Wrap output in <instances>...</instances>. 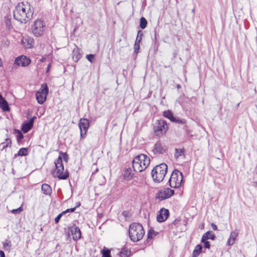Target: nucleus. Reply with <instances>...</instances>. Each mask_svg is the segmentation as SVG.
Returning a JSON list of instances; mask_svg holds the SVG:
<instances>
[{"label": "nucleus", "instance_id": "obj_13", "mask_svg": "<svg viewBox=\"0 0 257 257\" xmlns=\"http://www.w3.org/2000/svg\"><path fill=\"white\" fill-rule=\"evenodd\" d=\"M69 229L72 235V238L73 240L76 241L81 238V233L79 227L75 225H73L71 226Z\"/></svg>", "mask_w": 257, "mask_h": 257}, {"label": "nucleus", "instance_id": "obj_30", "mask_svg": "<svg viewBox=\"0 0 257 257\" xmlns=\"http://www.w3.org/2000/svg\"><path fill=\"white\" fill-rule=\"evenodd\" d=\"M147 25V21L146 20V19L145 18L142 17L140 19V27L141 28V29H144L145 28H146Z\"/></svg>", "mask_w": 257, "mask_h": 257}, {"label": "nucleus", "instance_id": "obj_6", "mask_svg": "<svg viewBox=\"0 0 257 257\" xmlns=\"http://www.w3.org/2000/svg\"><path fill=\"white\" fill-rule=\"evenodd\" d=\"M31 30L32 34L36 37L43 35L45 30V25L41 19H38L31 25Z\"/></svg>", "mask_w": 257, "mask_h": 257}, {"label": "nucleus", "instance_id": "obj_47", "mask_svg": "<svg viewBox=\"0 0 257 257\" xmlns=\"http://www.w3.org/2000/svg\"><path fill=\"white\" fill-rule=\"evenodd\" d=\"M2 66H3V62L1 60V59L0 58V67Z\"/></svg>", "mask_w": 257, "mask_h": 257}, {"label": "nucleus", "instance_id": "obj_41", "mask_svg": "<svg viewBox=\"0 0 257 257\" xmlns=\"http://www.w3.org/2000/svg\"><path fill=\"white\" fill-rule=\"evenodd\" d=\"M76 208V207H75L72 208L70 209H67L65 211H64L63 212H65V214H66V213H68V212H73L75 210Z\"/></svg>", "mask_w": 257, "mask_h": 257}, {"label": "nucleus", "instance_id": "obj_27", "mask_svg": "<svg viewBox=\"0 0 257 257\" xmlns=\"http://www.w3.org/2000/svg\"><path fill=\"white\" fill-rule=\"evenodd\" d=\"M163 116L169 119L172 122L174 120L175 116H174L172 112L170 110H167L163 112Z\"/></svg>", "mask_w": 257, "mask_h": 257}, {"label": "nucleus", "instance_id": "obj_17", "mask_svg": "<svg viewBox=\"0 0 257 257\" xmlns=\"http://www.w3.org/2000/svg\"><path fill=\"white\" fill-rule=\"evenodd\" d=\"M152 151L155 155L162 154L165 152L166 149L160 142H158L155 144Z\"/></svg>", "mask_w": 257, "mask_h": 257}, {"label": "nucleus", "instance_id": "obj_49", "mask_svg": "<svg viewBox=\"0 0 257 257\" xmlns=\"http://www.w3.org/2000/svg\"><path fill=\"white\" fill-rule=\"evenodd\" d=\"M50 64H49L48 67H47V71H48L49 70V68H50Z\"/></svg>", "mask_w": 257, "mask_h": 257}, {"label": "nucleus", "instance_id": "obj_22", "mask_svg": "<svg viewBox=\"0 0 257 257\" xmlns=\"http://www.w3.org/2000/svg\"><path fill=\"white\" fill-rule=\"evenodd\" d=\"M81 57V54L79 52V49L77 48L73 51V60L75 62H77Z\"/></svg>", "mask_w": 257, "mask_h": 257}, {"label": "nucleus", "instance_id": "obj_14", "mask_svg": "<svg viewBox=\"0 0 257 257\" xmlns=\"http://www.w3.org/2000/svg\"><path fill=\"white\" fill-rule=\"evenodd\" d=\"M30 63V60L25 56H21L17 58L15 63L18 66L23 67L28 66Z\"/></svg>", "mask_w": 257, "mask_h": 257}, {"label": "nucleus", "instance_id": "obj_36", "mask_svg": "<svg viewBox=\"0 0 257 257\" xmlns=\"http://www.w3.org/2000/svg\"><path fill=\"white\" fill-rule=\"evenodd\" d=\"M23 135L21 133V132L20 131H18V134L17 135V139L18 142L21 141L23 139Z\"/></svg>", "mask_w": 257, "mask_h": 257}, {"label": "nucleus", "instance_id": "obj_9", "mask_svg": "<svg viewBox=\"0 0 257 257\" xmlns=\"http://www.w3.org/2000/svg\"><path fill=\"white\" fill-rule=\"evenodd\" d=\"M168 125L164 120H158L154 126L155 134L159 137L162 136L168 130Z\"/></svg>", "mask_w": 257, "mask_h": 257}, {"label": "nucleus", "instance_id": "obj_35", "mask_svg": "<svg viewBox=\"0 0 257 257\" xmlns=\"http://www.w3.org/2000/svg\"><path fill=\"white\" fill-rule=\"evenodd\" d=\"M23 211V208L22 206L19 207L17 209H13L12 212L14 214L20 213Z\"/></svg>", "mask_w": 257, "mask_h": 257}, {"label": "nucleus", "instance_id": "obj_34", "mask_svg": "<svg viewBox=\"0 0 257 257\" xmlns=\"http://www.w3.org/2000/svg\"><path fill=\"white\" fill-rule=\"evenodd\" d=\"M183 154V151L181 149H176L175 157L177 159Z\"/></svg>", "mask_w": 257, "mask_h": 257}, {"label": "nucleus", "instance_id": "obj_16", "mask_svg": "<svg viewBox=\"0 0 257 257\" xmlns=\"http://www.w3.org/2000/svg\"><path fill=\"white\" fill-rule=\"evenodd\" d=\"M22 43L25 48L29 49L33 47L34 46V39L31 37H25L23 38Z\"/></svg>", "mask_w": 257, "mask_h": 257}, {"label": "nucleus", "instance_id": "obj_8", "mask_svg": "<svg viewBox=\"0 0 257 257\" xmlns=\"http://www.w3.org/2000/svg\"><path fill=\"white\" fill-rule=\"evenodd\" d=\"M49 89L46 83L41 85V88L37 92L36 97L38 102L42 104L46 100V97L48 93Z\"/></svg>", "mask_w": 257, "mask_h": 257}, {"label": "nucleus", "instance_id": "obj_43", "mask_svg": "<svg viewBox=\"0 0 257 257\" xmlns=\"http://www.w3.org/2000/svg\"><path fill=\"white\" fill-rule=\"evenodd\" d=\"M211 226L212 227V228L214 230H217V226H216V224H215L214 223H211Z\"/></svg>", "mask_w": 257, "mask_h": 257}, {"label": "nucleus", "instance_id": "obj_29", "mask_svg": "<svg viewBox=\"0 0 257 257\" xmlns=\"http://www.w3.org/2000/svg\"><path fill=\"white\" fill-rule=\"evenodd\" d=\"M28 154V149L25 148L20 149L18 153L19 156H26Z\"/></svg>", "mask_w": 257, "mask_h": 257}, {"label": "nucleus", "instance_id": "obj_44", "mask_svg": "<svg viewBox=\"0 0 257 257\" xmlns=\"http://www.w3.org/2000/svg\"><path fill=\"white\" fill-rule=\"evenodd\" d=\"M0 256L1 257H5V254L3 250H0Z\"/></svg>", "mask_w": 257, "mask_h": 257}, {"label": "nucleus", "instance_id": "obj_24", "mask_svg": "<svg viewBox=\"0 0 257 257\" xmlns=\"http://www.w3.org/2000/svg\"><path fill=\"white\" fill-rule=\"evenodd\" d=\"M131 250L127 247H123L122 248L121 251L119 252L120 257H128L131 254Z\"/></svg>", "mask_w": 257, "mask_h": 257}, {"label": "nucleus", "instance_id": "obj_19", "mask_svg": "<svg viewBox=\"0 0 257 257\" xmlns=\"http://www.w3.org/2000/svg\"><path fill=\"white\" fill-rule=\"evenodd\" d=\"M238 232L236 229L230 232L229 237L227 241V244L228 245H232L235 243V239L238 236Z\"/></svg>", "mask_w": 257, "mask_h": 257}, {"label": "nucleus", "instance_id": "obj_7", "mask_svg": "<svg viewBox=\"0 0 257 257\" xmlns=\"http://www.w3.org/2000/svg\"><path fill=\"white\" fill-rule=\"evenodd\" d=\"M183 178L182 173L177 170H175L169 181L170 186L173 188L179 187L182 183Z\"/></svg>", "mask_w": 257, "mask_h": 257}, {"label": "nucleus", "instance_id": "obj_40", "mask_svg": "<svg viewBox=\"0 0 257 257\" xmlns=\"http://www.w3.org/2000/svg\"><path fill=\"white\" fill-rule=\"evenodd\" d=\"M203 243L204 247L206 248H209L210 247V243L207 240H205L204 241H202Z\"/></svg>", "mask_w": 257, "mask_h": 257}, {"label": "nucleus", "instance_id": "obj_48", "mask_svg": "<svg viewBox=\"0 0 257 257\" xmlns=\"http://www.w3.org/2000/svg\"><path fill=\"white\" fill-rule=\"evenodd\" d=\"M177 88L179 89L181 88V85L180 84H177Z\"/></svg>", "mask_w": 257, "mask_h": 257}, {"label": "nucleus", "instance_id": "obj_21", "mask_svg": "<svg viewBox=\"0 0 257 257\" xmlns=\"http://www.w3.org/2000/svg\"><path fill=\"white\" fill-rule=\"evenodd\" d=\"M41 190L45 195H50L52 193V189L51 186L47 184H43L42 185Z\"/></svg>", "mask_w": 257, "mask_h": 257}, {"label": "nucleus", "instance_id": "obj_50", "mask_svg": "<svg viewBox=\"0 0 257 257\" xmlns=\"http://www.w3.org/2000/svg\"><path fill=\"white\" fill-rule=\"evenodd\" d=\"M64 160H66V161H67V158H64Z\"/></svg>", "mask_w": 257, "mask_h": 257}, {"label": "nucleus", "instance_id": "obj_32", "mask_svg": "<svg viewBox=\"0 0 257 257\" xmlns=\"http://www.w3.org/2000/svg\"><path fill=\"white\" fill-rule=\"evenodd\" d=\"M156 235V233L155 231L151 229L149 230L148 233V239H152L153 238L155 235Z\"/></svg>", "mask_w": 257, "mask_h": 257}, {"label": "nucleus", "instance_id": "obj_31", "mask_svg": "<svg viewBox=\"0 0 257 257\" xmlns=\"http://www.w3.org/2000/svg\"><path fill=\"white\" fill-rule=\"evenodd\" d=\"M143 36V33L141 31H139L138 32V35L136 40L135 43H139L140 44V42L142 40V37Z\"/></svg>", "mask_w": 257, "mask_h": 257}, {"label": "nucleus", "instance_id": "obj_37", "mask_svg": "<svg viewBox=\"0 0 257 257\" xmlns=\"http://www.w3.org/2000/svg\"><path fill=\"white\" fill-rule=\"evenodd\" d=\"M140 49V44L137 43H135L134 45V52L136 54L139 53Z\"/></svg>", "mask_w": 257, "mask_h": 257}, {"label": "nucleus", "instance_id": "obj_2", "mask_svg": "<svg viewBox=\"0 0 257 257\" xmlns=\"http://www.w3.org/2000/svg\"><path fill=\"white\" fill-rule=\"evenodd\" d=\"M150 163V159L147 155L140 154L133 160L132 166L134 171L141 172L145 170Z\"/></svg>", "mask_w": 257, "mask_h": 257}, {"label": "nucleus", "instance_id": "obj_45", "mask_svg": "<svg viewBox=\"0 0 257 257\" xmlns=\"http://www.w3.org/2000/svg\"><path fill=\"white\" fill-rule=\"evenodd\" d=\"M179 222V220H175L173 222V224L175 225H177L178 223V222Z\"/></svg>", "mask_w": 257, "mask_h": 257}, {"label": "nucleus", "instance_id": "obj_33", "mask_svg": "<svg viewBox=\"0 0 257 257\" xmlns=\"http://www.w3.org/2000/svg\"><path fill=\"white\" fill-rule=\"evenodd\" d=\"M172 122H175L177 123L184 124L186 123V120L185 119H181L178 117H175L174 120Z\"/></svg>", "mask_w": 257, "mask_h": 257}, {"label": "nucleus", "instance_id": "obj_28", "mask_svg": "<svg viewBox=\"0 0 257 257\" xmlns=\"http://www.w3.org/2000/svg\"><path fill=\"white\" fill-rule=\"evenodd\" d=\"M102 257H111L110 254V250L105 247H104L102 250H101Z\"/></svg>", "mask_w": 257, "mask_h": 257}, {"label": "nucleus", "instance_id": "obj_46", "mask_svg": "<svg viewBox=\"0 0 257 257\" xmlns=\"http://www.w3.org/2000/svg\"><path fill=\"white\" fill-rule=\"evenodd\" d=\"M7 246H10V243L9 242H5L4 244V247L5 248Z\"/></svg>", "mask_w": 257, "mask_h": 257}, {"label": "nucleus", "instance_id": "obj_23", "mask_svg": "<svg viewBox=\"0 0 257 257\" xmlns=\"http://www.w3.org/2000/svg\"><path fill=\"white\" fill-rule=\"evenodd\" d=\"M133 173H132L131 169L130 168H128L125 169L124 172L123 177L125 179L130 180L133 178Z\"/></svg>", "mask_w": 257, "mask_h": 257}, {"label": "nucleus", "instance_id": "obj_5", "mask_svg": "<svg viewBox=\"0 0 257 257\" xmlns=\"http://www.w3.org/2000/svg\"><path fill=\"white\" fill-rule=\"evenodd\" d=\"M55 169L53 171L52 174L54 177H58L59 179L64 180L68 177L67 171L63 172L64 166L62 163V159L61 156L55 161Z\"/></svg>", "mask_w": 257, "mask_h": 257}, {"label": "nucleus", "instance_id": "obj_1", "mask_svg": "<svg viewBox=\"0 0 257 257\" xmlns=\"http://www.w3.org/2000/svg\"><path fill=\"white\" fill-rule=\"evenodd\" d=\"M33 10L31 9L30 4L24 3L18 4L13 12V16L15 20L21 23L26 24L32 18Z\"/></svg>", "mask_w": 257, "mask_h": 257}, {"label": "nucleus", "instance_id": "obj_3", "mask_svg": "<svg viewBox=\"0 0 257 257\" xmlns=\"http://www.w3.org/2000/svg\"><path fill=\"white\" fill-rule=\"evenodd\" d=\"M128 233L131 240L133 242H137L142 239L145 231L141 224L135 222L130 225Z\"/></svg>", "mask_w": 257, "mask_h": 257}, {"label": "nucleus", "instance_id": "obj_18", "mask_svg": "<svg viewBox=\"0 0 257 257\" xmlns=\"http://www.w3.org/2000/svg\"><path fill=\"white\" fill-rule=\"evenodd\" d=\"M0 108L4 111H9L10 109L8 102L3 97L1 93H0Z\"/></svg>", "mask_w": 257, "mask_h": 257}, {"label": "nucleus", "instance_id": "obj_4", "mask_svg": "<svg viewBox=\"0 0 257 257\" xmlns=\"http://www.w3.org/2000/svg\"><path fill=\"white\" fill-rule=\"evenodd\" d=\"M168 167L166 164L162 163L156 166L152 171V177L156 182L162 181L167 173Z\"/></svg>", "mask_w": 257, "mask_h": 257}, {"label": "nucleus", "instance_id": "obj_11", "mask_svg": "<svg viewBox=\"0 0 257 257\" xmlns=\"http://www.w3.org/2000/svg\"><path fill=\"white\" fill-rule=\"evenodd\" d=\"M78 125L80 130L81 137L83 138L86 134L89 126V121L87 118H81L79 120Z\"/></svg>", "mask_w": 257, "mask_h": 257}, {"label": "nucleus", "instance_id": "obj_38", "mask_svg": "<svg viewBox=\"0 0 257 257\" xmlns=\"http://www.w3.org/2000/svg\"><path fill=\"white\" fill-rule=\"evenodd\" d=\"M63 214H65V212H61L55 218V222L56 223H57L59 221Z\"/></svg>", "mask_w": 257, "mask_h": 257}, {"label": "nucleus", "instance_id": "obj_39", "mask_svg": "<svg viewBox=\"0 0 257 257\" xmlns=\"http://www.w3.org/2000/svg\"><path fill=\"white\" fill-rule=\"evenodd\" d=\"M86 58L87 59V60L90 62H93V61H94V55H93V54H89V55H87L86 56Z\"/></svg>", "mask_w": 257, "mask_h": 257}, {"label": "nucleus", "instance_id": "obj_42", "mask_svg": "<svg viewBox=\"0 0 257 257\" xmlns=\"http://www.w3.org/2000/svg\"><path fill=\"white\" fill-rule=\"evenodd\" d=\"M183 130L186 132V135H188L190 134V131L188 130L187 126L185 125L183 127Z\"/></svg>", "mask_w": 257, "mask_h": 257}, {"label": "nucleus", "instance_id": "obj_20", "mask_svg": "<svg viewBox=\"0 0 257 257\" xmlns=\"http://www.w3.org/2000/svg\"><path fill=\"white\" fill-rule=\"evenodd\" d=\"M215 238V234L211 231H208L203 235L201 239V241H205V240L208 239H211L212 240H214Z\"/></svg>", "mask_w": 257, "mask_h": 257}, {"label": "nucleus", "instance_id": "obj_26", "mask_svg": "<svg viewBox=\"0 0 257 257\" xmlns=\"http://www.w3.org/2000/svg\"><path fill=\"white\" fill-rule=\"evenodd\" d=\"M202 246L201 245L198 244L196 246L193 253L192 256L193 257H197L200 253L201 252L202 250Z\"/></svg>", "mask_w": 257, "mask_h": 257}, {"label": "nucleus", "instance_id": "obj_51", "mask_svg": "<svg viewBox=\"0 0 257 257\" xmlns=\"http://www.w3.org/2000/svg\"><path fill=\"white\" fill-rule=\"evenodd\" d=\"M194 12V10H192V12Z\"/></svg>", "mask_w": 257, "mask_h": 257}, {"label": "nucleus", "instance_id": "obj_10", "mask_svg": "<svg viewBox=\"0 0 257 257\" xmlns=\"http://www.w3.org/2000/svg\"><path fill=\"white\" fill-rule=\"evenodd\" d=\"M174 194V191L169 188H165L160 190L156 195V198L163 200L171 197Z\"/></svg>", "mask_w": 257, "mask_h": 257}, {"label": "nucleus", "instance_id": "obj_15", "mask_svg": "<svg viewBox=\"0 0 257 257\" xmlns=\"http://www.w3.org/2000/svg\"><path fill=\"white\" fill-rule=\"evenodd\" d=\"M36 118V116H33L32 118L30 119L28 121H26L23 124L22 127V131L24 133H27L31 128L33 127L34 119Z\"/></svg>", "mask_w": 257, "mask_h": 257}, {"label": "nucleus", "instance_id": "obj_12", "mask_svg": "<svg viewBox=\"0 0 257 257\" xmlns=\"http://www.w3.org/2000/svg\"><path fill=\"white\" fill-rule=\"evenodd\" d=\"M169 215V211L168 209L162 208L159 211L157 216V220L159 222L165 221Z\"/></svg>", "mask_w": 257, "mask_h": 257}, {"label": "nucleus", "instance_id": "obj_25", "mask_svg": "<svg viewBox=\"0 0 257 257\" xmlns=\"http://www.w3.org/2000/svg\"><path fill=\"white\" fill-rule=\"evenodd\" d=\"M11 144H12L11 140L9 138H7L5 139V142L2 143L0 144V147H2V149L3 150V149H5V148H6L7 147H10L11 146Z\"/></svg>", "mask_w": 257, "mask_h": 257}]
</instances>
